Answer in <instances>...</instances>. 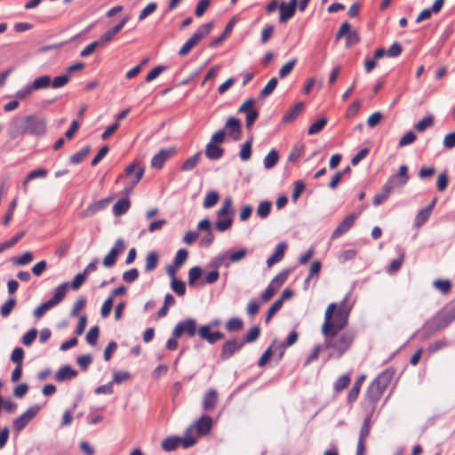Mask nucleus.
<instances>
[{"instance_id": "nucleus-1", "label": "nucleus", "mask_w": 455, "mask_h": 455, "mask_svg": "<svg viewBox=\"0 0 455 455\" xmlns=\"http://www.w3.org/2000/svg\"><path fill=\"white\" fill-rule=\"evenodd\" d=\"M348 301L347 295L339 308L335 303H331L324 314V321L322 325V334L324 337L325 348L331 349L340 357L352 346L355 332L352 330L341 331L347 324L349 310L346 309Z\"/></svg>"}, {"instance_id": "nucleus-2", "label": "nucleus", "mask_w": 455, "mask_h": 455, "mask_svg": "<svg viewBox=\"0 0 455 455\" xmlns=\"http://www.w3.org/2000/svg\"><path fill=\"white\" fill-rule=\"evenodd\" d=\"M453 321H455V306L437 312L425 323L422 331L423 339H429L435 333L446 328Z\"/></svg>"}, {"instance_id": "nucleus-3", "label": "nucleus", "mask_w": 455, "mask_h": 455, "mask_svg": "<svg viewBox=\"0 0 455 455\" xmlns=\"http://www.w3.org/2000/svg\"><path fill=\"white\" fill-rule=\"evenodd\" d=\"M212 428V419L210 416L204 415L189 426L182 438L184 448H189L196 443V435H205Z\"/></svg>"}, {"instance_id": "nucleus-4", "label": "nucleus", "mask_w": 455, "mask_h": 455, "mask_svg": "<svg viewBox=\"0 0 455 455\" xmlns=\"http://www.w3.org/2000/svg\"><path fill=\"white\" fill-rule=\"evenodd\" d=\"M213 28V22L210 21L201 26L181 46L179 51L180 57L187 56L190 51L196 46L201 40L205 38Z\"/></svg>"}, {"instance_id": "nucleus-5", "label": "nucleus", "mask_w": 455, "mask_h": 455, "mask_svg": "<svg viewBox=\"0 0 455 455\" xmlns=\"http://www.w3.org/2000/svg\"><path fill=\"white\" fill-rule=\"evenodd\" d=\"M144 167L140 166L136 163L129 164L124 170V175L130 179L129 186H126L124 194L128 196L132 193L133 188L141 180L144 174Z\"/></svg>"}, {"instance_id": "nucleus-6", "label": "nucleus", "mask_w": 455, "mask_h": 455, "mask_svg": "<svg viewBox=\"0 0 455 455\" xmlns=\"http://www.w3.org/2000/svg\"><path fill=\"white\" fill-rule=\"evenodd\" d=\"M28 132V116L21 117L16 116L12 118L9 128L8 136L10 139L14 140Z\"/></svg>"}, {"instance_id": "nucleus-7", "label": "nucleus", "mask_w": 455, "mask_h": 455, "mask_svg": "<svg viewBox=\"0 0 455 455\" xmlns=\"http://www.w3.org/2000/svg\"><path fill=\"white\" fill-rule=\"evenodd\" d=\"M28 132L34 136H43L46 133V120L34 115L28 116Z\"/></svg>"}, {"instance_id": "nucleus-8", "label": "nucleus", "mask_w": 455, "mask_h": 455, "mask_svg": "<svg viewBox=\"0 0 455 455\" xmlns=\"http://www.w3.org/2000/svg\"><path fill=\"white\" fill-rule=\"evenodd\" d=\"M196 332V323L194 319L188 318L177 323L172 331V335L180 338L183 333L189 337L195 336Z\"/></svg>"}, {"instance_id": "nucleus-9", "label": "nucleus", "mask_w": 455, "mask_h": 455, "mask_svg": "<svg viewBox=\"0 0 455 455\" xmlns=\"http://www.w3.org/2000/svg\"><path fill=\"white\" fill-rule=\"evenodd\" d=\"M124 250V241L122 238L117 239L109 252L105 256L103 259V265L106 267H112L116 264L118 255L121 254Z\"/></svg>"}, {"instance_id": "nucleus-10", "label": "nucleus", "mask_w": 455, "mask_h": 455, "mask_svg": "<svg viewBox=\"0 0 455 455\" xmlns=\"http://www.w3.org/2000/svg\"><path fill=\"white\" fill-rule=\"evenodd\" d=\"M40 406L35 405L28 409L24 413H22L20 417H18L13 421V428L17 432H20L24 429L27 425L32 420V419L36 415L39 411Z\"/></svg>"}, {"instance_id": "nucleus-11", "label": "nucleus", "mask_w": 455, "mask_h": 455, "mask_svg": "<svg viewBox=\"0 0 455 455\" xmlns=\"http://www.w3.org/2000/svg\"><path fill=\"white\" fill-rule=\"evenodd\" d=\"M346 36V44L347 47L356 44L360 41V37L355 30H351V26L348 22L341 24L336 38L340 39Z\"/></svg>"}, {"instance_id": "nucleus-12", "label": "nucleus", "mask_w": 455, "mask_h": 455, "mask_svg": "<svg viewBox=\"0 0 455 455\" xmlns=\"http://www.w3.org/2000/svg\"><path fill=\"white\" fill-rule=\"evenodd\" d=\"M244 346V342H242L238 339H231L227 340L221 348L220 358L223 361L228 360L234 355V354Z\"/></svg>"}, {"instance_id": "nucleus-13", "label": "nucleus", "mask_w": 455, "mask_h": 455, "mask_svg": "<svg viewBox=\"0 0 455 455\" xmlns=\"http://www.w3.org/2000/svg\"><path fill=\"white\" fill-rule=\"evenodd\" d=\"M408 180V167L406 165H401L398 172L391 176L387 181V184L394 189L395 188H403Z\"/></svg>"}, {"instance_id": "nucleus-14", "label": "nucleus", "mask_w": 455, "mask_h": 455, "mask_svg": "<svg viewBox=\"0 0 455 455\" xmlns=\"http://www.w3.org/2000/svg\"><path fill=\"white\" fill-rule=\"evenodd\" d=\"M298 0H290L288 4L283 2L279 5L280 23H285L288 20L291 19L296 12Z\"/></svg>"}, {"instance_id": "nucleus-15", "label": "nucleus", "mask_w": 455, "mask_h": 455, "mask_svg": "<svg viewBox=\"0 0 455 455\" xmlns=\"http://www.w3.org/2000/svg\"><path fill=\"white\" fill-rule=\"evenodd\" d=\"M225 129L227 130L228 135L232 138L235 141L241 140L242 137V126L239 119L235 117L228 118L225 124Z\"/></svg>"}, {"instance_id": "nucleus-16", "label": "nucleus", "mask_w": 455, "mask_h": 455, "mask_svg": "<svg viewBox=\"0 0 455 455\" xmlns=\"http://www.w3.org/2000/svg\"><path fill=\"white\" fill-rule=\"evenodd\" d=\"M355 215L351 213L347 215L343 221L335 228L331 235L332 239H336L340 237L346 232H347L355 224Z\"/></svg>"}, {"instance_id": "nucleus-17", "label": "nucleus", "mask_w": 455, "mask_h": 455, "mask_svg": "<svg viewBox=\"0 0 455 455\" xmlns=\"http://www.w3.org/2000/svg\"><path fill=\"white\" fill-rule=\"evenodd\" d=\"M198 335L202 339L207 340L210 344H214L224 338L220 331L211 332V325L201 326L198 329Z\"/></svg>"}, {"instance_id": "nucleus-18", "label": "nucleus", "mask_w": 455, "mask_h": 455, "mask_svg": "<svg viewBox=\"0 0 455 455\" xmlns=\"http://www.w3.org/2000/svg\"><path fill=\"white\" fill-rule=\"evenodd\" d=\"M111 202L110 198H104L93 204H91L85 210L81 213V218L85 219L97 213L98 212L105 209Z\"/></svg>"}, {"instance_id": "nucleus-19", "label": "nucleus", "mask_w": 455, "mask_h": 455, "mask_svg": "<svg viewBox=\"0 0 455 455\" xmlns=\"http://www.w3.org/2000/svg\"><path fill=\"white\" fill-rule=\"evenodd\" d=\"M395 375V370L393 368H387L381 373H379L373 382L380 387L383 390H386Z\"/></svg>"}, {"instance_id": "nucleus-20", "label": "nucleus", "mask_w": 455, "mask_h": 455, "mask_svg": "<svg viewBox=\"0 0 455 455\" xmlns=\"http://www.w3.org/2000/svg\"><path fill=\"white\" fill-rule=\"evenodd\" d=\"M218 402V394L215 389H209L203 398V408L206 411H212Z\"/></svg>"}, {"instance_id": "nucleus-21", "label": "nucleus", "mask_w": 455, "mask_h": 455, "mask_svg": "<svg viewBox=\"0 0 455 455\" xmlns=\"http://www.w3.org/2000/svg\"><path fill=\"white\" fill-rule=\"evenodd\" d=\"M76 376L77 371L76 370L70 365H64L56 372L55 379L58 382H63L68 379H75Z\"/></svg>"}, {"instance_id": "nucleus-22", "label": "nucleus", "mask_w": 455, "mask_h": 455, "mask_svg": "<svg viewBox=\"0 0 455 455\" xmlns=\"http://www.w3.org/2000/svg\"><path fill=\"white\" fill-rule=\"evenodd\" d=\"M384 392L385 390L372 381L367 389L366 398L369 403L374 404L380 399Z\"/></svg>"}, {"instance_id": "nucleus-23", "label": "nucleus", "mask_w": 455, "mask_h": 455, "mask_svg": "<svg viewBox=\"0 0 455 455\" xmlns=\"http://www.w3.org/2000/svg\"><path fill=\"white\" fill-rule=\"evenodd\" d=\"M68 287V283H62L61 284L58 285L55 288L53 296L49 299L50 303L53 307H55L63 300L67 294Z\"/></svg>"}, {"instance_id": "nucleus-24", "label": "nucleus", "mask_w": 455, "mask_h": 455, "mask_svg": "<svg viewBox=\"0 0 455 455\" xmlns=\"http://www.w3.org/2000/svg\"><path fill=\"white\" fill-rule=\"evenodd\" d=\"M172 156V150L162 149L155 155L151 160V166L156 169H162L166 160Z\"/></svg>"}, {"instance_id": "nucleus-25", "label": "nucleus", "mask_w": 455, "mask_h": 455, "mask_svg": "<svg viewBox=\"0 0 455 455\" xmlns=\"http://www.w3.org/2000/svg\"><path fill=\"white\" fill-rule=\"evenodd\" d=\"M235 20L234 19L230 20L228 23L227 24L224 31H222V34L211 41L209 44V47L215 48L219 44H220L229 35V33L232 31L234 26H235Z\"/></svg>"}, {"instance_id": "nucleus-26", "label": "nucleus", "mask_w": 455, "mask_h": 455, "mask_svg": "<svg viewBox=\"0 0 455 455\" xmlns=\"http://www.w3.org/2000/svg\"><path fill=\"white\" fill-rule=\"evenodd\" d=\"M224 149L218 145L209 142L205 148V156L211 160H217L222 157Z\"/></svg>"}, {"instance_id": "nucleus-27", "label": "nucleus", "mask_w": 455, "mask_h": 455, "mask_svg": "<svg viewBox=\"0 0 455 455\" xmlns=\"http://www.w3.org/2000/svg\"><path fill=\"white\" fill-rule=\"evenodd\" d=\"M285 249V243H278L275 247V253L267 260V267H270L275 263L279 262L283 258Z\"/></svg>"}, {"instance_id": "nucleus-28", "label": "nucleus", "mask_w": 455, "mask_h": 455, "mask_svg": "<svg viewBox=\"0 0 455 455\" xmlns=\"http://www.w3.org/2000/svg\"><path fill=\"white\" fill-rule=\"evenodd\" d=\"M304 108L303 102L297 103L292 108L288 110L283 116V121L284 123H291L294 121L299 115L301 113L302 109Z\"/></svg>"}, {"instance_id": "nucleus-29", "label": "nucleus", "mask_w": 455, "mask_h": 455, "mask_svg": "<svg viewBox=\"0 0 455 455\" xmlns=\"http://www.w3.org/2000/svg\"><path fill=\"white\" fill-rule=\"evenodd\" d=\"M305 150V145L301 142L296 143L291 149L288 156V162L295 164L301 157Z\"/></svg>"}, {"instance_id": "nucleus-30", "label": "nucleus", "mask_w": 455, "mask_h": 455, "mask_svg": "<svg viewBox=\"0 0 455 455\" xmlns=\"http://www.w3.org/2000/svg\"><path fill=\"white\" fill-rule=\"evenodd\" d=\"M52 78L50 76L44 75L36 77L32 83V88L35 91L47 89L51 86Z\"/></svg>"}, {"instance_id": "nucleus-31", "label": "nucleus", "mask_w": 455, "mask_h": 455, "mask_svg": "<svg viewBox=\"0 0 455 455\" xmlns=\"http://www.w3.org/2000/svg\"><path fill=\"white\" fill-rule=\"evenodd\" d=\"M180 443H182V438L169 436L162 442V449L164 451H172L178 448Z\"/></svg>"}, {"instance_id": "nucleus-32", "label": "nucleus", "mask_w": 455, "mask_h": 455, "mask_svg": "<svg viewBox=\"0 0 455 455\" xmlns=\"http://www.w3.org/2000/svg\"><path fill=\"white\" fill-rule=\"evenodd\" d=\"M131 203L129 199L123 198L118 200L115 205L113 206V213L115 216H121L127 212V211L130 209Z\"/></svg>"}, {"instance_id": "nucleus-33", "label": "nucleus", "mask_w": 455, "mask_h": 455, "mask_svg": "<svg viewBox=\"0 0 455 455\" xmlns=\"http://www.w3.org/2000/svg\"><path fill=\"white\" fill-rule=\"evenodd\" d=\"M392 191L393 188L386 183L383 186L381 192L375 195L373 197V204L378 206L383 204L389 197Z\"/></svg>"}, {"instance_id": "nucleus-34", "label": "nucleus", "mask_w": 455, "mask_h": 455, "mask_svg": "<svg viewBox=\"0 0 455 455\" xmlns=\"http://www.w3.org/2000/svg\"><path fill=\"white\" fill-rule=\"evenodd\" d=\"M46 175H47V171L45 169H44V168H39V169L31 171L27 175V177L25 178V180L22 182V185L24 187V190L27 191V186H28V183L30 180L37 179V178H44Z\"/></svg>"}, {"instance_id": "nucleus-35", "label": "nucleus", "mask_w": 455, "mask_h": 455, "mask_svg": "<svg viewBox=\"0 0 455 455\" xmlns=\"http://www.w3.org/2000/svg\"><path fill=\"white\" fill-rule=\"evenodd\" d=\"M433 287L439 291L442 294L446 295L451 290V283L450 280L437 279L433 282Z\"/></svg>"}, {"instance_id": "nucleus-36", "label": "nucleus", "mask_w": 455, "mask_h": 455, "mask_svg": "<svg viewBox=\"0 0 455 455\" xmlns=\"http://www.w3.org/2000/svg\"><path fill=\"white\" fill-rule=\"evenodd\" d=\"M279 160V154L275 149H272L264 158L263 164L266 169L273 168Z\"/></svg>"}, {"instance_id": "nucleus-37", "label": "nucleus", "mask_w": 455, "mask_h": 455, "mask_svg": "<svg viewBox=\"0 0 455 455\" xmlns=\"http://www.w3.org/2000/svg\"><path fill=\"white\" fill-rule=\"evenodd\" d=\"M90 152H91V148L89 146H87V147L82 148L80 151L73 154L70 156L69 161L71 164H80L88 156Z\"/></svg>"}, {"instance_id": "nucleus-38", "label": "nucleus", "mask_w": 455, "mask_h": 455, "mask_svg": "<svg viewBox=\"0 0 455 455\" xmlns=\"http://www.w3.org/2000/svg\"><path fill=\"white\" fill-rule=\"evenodd\" d=\"M158 265V254L156 251H150L146 258L145 270L151 272L156 268Z\"/></svg>"}, {"instance_id": "nucleus-39", "label": "nucleus", "mask_w": 455, "mask_h": 455, "mask_svg": "<svg viewBox=\"0 0 455 455\" xmlns=\"http://www.w3.org/2000/svg\"><path fill=\"white\" fill-rule=\"evenodd\" d=\"M201 155V152H197L193 156L188 158L181 166L182 171L188 172L193 170L198 164Z\"/></svg>"}, {"instance_id": "nucleus-40", "label": "nucleus", "mask_w": 455, "mask_h": 455, "mask_svg": "<svg viewBox=\"0 0 455 455\" xmlns=\"http://www.w3.org/2000/svg\"><path fill=\"white\" fill-rule=\"evenodd\" d=\"M434 117L432 116H427L424 118H422L419 122H418L414 128L416 131L422 132L427 128H429L434 125Z\"/></svg>"}, {"instance_id": "nucleus-41", "label": "nucleus", "mask_w": 455, "mask_h": 455, "mask_svg": "<svg viewBox=\"0 0 455 455\" xmlns=\"http://www.w3.org/2000/svg\"><path fill=\"white\" fill-rule=\"evenodd\" d=\"M277 84H278L277 78H275V77L271 78L268 81V83L266 84V86L260 91L259 97L267 98V96H269L275 89Z\"/></svg>"}, {"instance_id": "nucleus-42", "label": "nucleus", "mask_w": 455, "mask_h": 455, "mask_svg": "<svg viewBox=\"0 0 455 455\" xmlns=\"http://www.w3.org/2000/svg\"><path fill=\"white\" fill-rule=\"evenodd\" d=\"M233 214L232 211V199L230 197L225 198L221 208L218 212V217H225Z\"/></svg>"}, {"instance_id": "nucleus-43", "label": "nucleus", "mask_w": 455, "mask_h": 455, "mask_svg": "<svg viewBox=\"0 0 455 455\" xmlns=\"http://www.w3.org/2000/svg\"><path fill=\"white\" fill-rule=\"evenodd\" d=\"M327 124V119L323 117L319 120H317L316 122L313 123L308 130H307V133L309 135H315L318 132H320L324 127L325 125Z\"/></svg>"}, {"instance_id": "nucleus-44", "label": "nucleus", "mask_w": 455, "mask_h": 455, "mask_svg": "<svg viewBox=\"0 0 455 455\" xmlns=\"http://www.w3.org/2000/svg\"><path fill=\"white\" fill-rule=\"evenodd\" d=\"M448 346H449V341L447 340V339L443 338V339H437V340L434 341L433 343H431L427 347V351L430 354H433V353H435L443 348H445Z\"/></svg>"}, {"instance_id": "nucleus-45", "label": "nucleus", "mask_w": 455, "mask_h": 455, "mask_svg": "<svg viewBox=\"0 0 455 455\" xmlns=\"http://www.w3.org/2000/svg\"><path fill=\"white\" fill-rule=\"evenodd\" d=\"M350 380L351 379L348 374L340 376L334 383V390L338 393L341 392L349 385Z\"/></svg>"}, {"instance_id": "nucleus-46", "label": "nucleus", "mask_w": 455, "mask_h": 455, "mask_svg": "<svg viewBox=\"0 0 455 455\" xmlns=\"http://www.w3.org/2000/svg\"><path fill=\"white\" fill-rule=\"evenodd\" d=\"M371 431V415L367 416L362 425L358 441H363L368 437Z\"/></svg>"}, {"instance_id": "nucleus-47", "label": "nucleus", "mask_w": 455, "mask_h": 455, "mask_svg": "<svg viewBox=\"0 0 455 455\" xmlns=\"http://www.w3.org/2000/svg\"><path fill=\"white\" fill-rule=\"evenodd\" d=\"M243 326V321L238 317H232L226 323V329L228 331H240Z\"/></svg>"}, {"instance_id": "nucleus-48", "label": "nucleus", "mask_w": 455, "mask_h": 455, "mask_svg": "<svg viewBox=\"0 0 455 455\" xmlns=\"http://www.w3.org/2000/svg\"><path fill=\"white\" fill-rule=\"evenodd\" d=\"M220 199V195L216 191L209 192L204 201V207L208 209L214 206Z\"/></svg>"}, {"instance_id": "nucleus-49", "label": "nucleus", "mask_w": 455, "mask_h": 455, "mask_svg": "<svg viewBox=\"0 0 455 455\" xmlns=\"http://www.w3.org/2000/svg\"><path fill=\"white\" fill-rule=\"evenodd\" d=\"M171 288L178 296L181 297L186 293L185 283L180 279L172 280Z\"/></svg>"}, {"instance_id": "nucleus-50", "label": "nucleus", "mask_w": 455, "mask_h": 455, "mask_svg": "<svg viewBox=\"0 0 455 455\" xmlns=\"http://www.w3.org/2000/svg\"><path fill=\"white\" fill-rule=\"evenodd\" d=\"M431 212L428 209L420 210L415 217L414 225L419 228L422 226L430 217Z\"/></svg>"}, {"instance_id": "nucleus-51", "label": "nucleus", "mask_w": 455, "mask_h": 455, "mask_svg": "<svg viewBox=\"0 0 455 455\" xmlns=\"http://www.w3.org/2000/svg\"><path fill=\"white\" fill-rule=\"evenodd\" d=\"M203 270L200 267H193L188 271V284L195 285L196 282L202 276Z\"/></svg>"}, {"instance_id": "nucleus-52", "label": "nucleus", "mask_w": 455, "mask_h": 455, "mask_svg": "<svg viewBox=\"0 0 455 455\" xmlns=\"http://www.w3.org/2000/svg\"><path fill=\"white\" fill-rule=\"evenodd\" d=\"M260 334V329L259 326H253L251 330L246 333L242 342L251 343L254 342Z\"/></svg>"}, {"instance_id": "nucleus-53", "label": "nucleus", "mask_w": 455, "mask_h": 455, "mask_svg": "<svg viewBox=\"0 0 455 455\" xmlns=\"http://www.w3.org/2000/svg\"><path fill=\"white\" fill-rule=\"evenodd\" d=\"M16 305V299L14 298H10L7 299L1 307L0 313L2 316H8L12 311L13 307Z\"/></svg>"}, {"instance_id": "nucleus-54", "label": "nucleus", "mask_w": 455, "mask_h": 455, "mask_svg": "<svg viewBox=\"0 0 455 455\" xmlns=\"http://www.w3.org/2000/svg\"><path fill=\"white\" fill-rule=\"evenodd\" d=\"M99 335H100L99 327L98 326L92 327L86 334L87 343L91 346H95L97 344Z\"/></svg>"}, {"instance_id": "nucleus-55", "label": "nucleus", "mask_w": 455, "mask_h": 455, "mask_svg": "<svg viewBox=\"0 0 455 455\" xmlns=\"http://www.w3.org/2000/svg\"><path fill=\"white\" fill-rule=\"evenodd\" d=\"M251 140H247L242 146V148L239 153V156L242 161H247L251 158Z\"/></svg>"}, {"instance_id": "nucleus-56", "label": "nucleus", "mask_w": 455, "mask_h": 455, "mask_svg": "<svg viewBox=\"0 0 455 455\" xmlns=\"http://www.w3.org/2000/svg\"><path fill=\"white\" fill-rule=\"evenodd\" d=\"M270 210H271V203L268 201H263L259 204V205L257 209V214L261 219H265L269 215Z\"/></svg>"}, {"instance_id": "nucleus-57", "label": "nucleus", "mask_w": 455, "mask_h": 455, "mask_svg": "<svg viewBox=\"0 0 455 455\" xmlns=\"http://www.w3.org/2000/svg\"><path fill=\"white\" fill-rule=\"evenodd\" d=\"M69 80L70 77L68 75H61L54 77V79L51 83V85L52 86V88L58 89L65 86L69 82Z\"/></svg>"}, {"instance_id": "nucleus-58", "label": "nucleus", "mask_w": 455, "mask_h": 455, "mask_svg": "<svg viewBox=\"0 0 455 455\" xmlns=\"http://www.w3.org/2000/svg\"><path fill=\"white\" fill-rule=\"evenodd\" d=\"M297 63V60L293 59L287 63H285L279 70V76L281 78H284L287 76L294 68L295 65Z\"/></svg>"}, {"instance_id": "nucleus-59", "label": "nucleus", "mask_w": 455, "mask_h": 455, "mask_svg": "<svg viewBox=\"0 0 455 455\" xmlns=\"http://www.w3.org/2000/svg\"><path fill=\"white\" fill-rule=\"evenodd\" d=\"M232 223H233V220L232 218L229 216L228 217L227 219H223V220H219L216 223H215V228L218 231L220 232H224L228 229L230 228V227L232 226Z\"/></svg>"}, {"instance_id": "nucleus-60", "label": "nucleus", "mask_w": 455, "mask_h": 455, "mask_svg": "<svg viewBox=\"0 0 455 455\" xmlns=\"http://www.w3.org/2000/svg\"><path fill=\"white\" fill-rule=\"evenodd\" d=\"M287 277L288 271H282L272 279L270 283L272 284V286H275L276 289H279L286 281Z\"/></svg>"}, {"instance_id": "nucleus-61", "label": "nucleus", "mask_w": 455, "mask_h": 455, "mask_svg": "<svg viewBox=\"0 0 455 455\" xmlns=\"http://www.w3.org/2000/svg\"><path fill=\"white\" fill-rule=\"evenodd\" d=\"M85 305L86 299L84 297L78 298L71 309V316H77Z\"/></svg>"}, {"instance_id": "nucleus-62", "label": "nucleus", "mask_w": 455, "mask_h": 455, "mask_svg": "<svg viewBox=\"0 0 455 455\" xmlns=\"http://www.w3.org/2000/svg\"><path fill=\"white\" fill-rule=\"evenodd\" d=\"M188 257V251L185 249H180L176 253L173 264L176 267H181L187 260Z\"/></svg>"}, {"instance_id": "nucleus-63", "label": "nucleus", "mask_w": 455, "mask_h": 455, "mask_svg": "<svg viewBox=\"0 0 455 455\" xmlns=\"http://www.w3.org/2000/svg\"><path fill=\"white\" fill-rule=\"evenodd\" d=\"M274 31H275L274 25L268 24L263 28V30L261 31V36H260V42L262 44H265L268 42V40L272 36Z\"/></svg>"}, {"instance_id": "nucleus-64", "label": "nucleus", "mask_w": 455, "mask_h": 455, "mask_svg": "<svg viewBox=\"0 0 455 455\" xmlns=\"http://www.w3.org/2000/svg\"><path fill=\"white\" fill-rule=\"evenodd\" d=\"M53 307L49 300L44 302L34 310V316L37 319L41 318L46 311Z\"/></svg>"}]
</instances>
